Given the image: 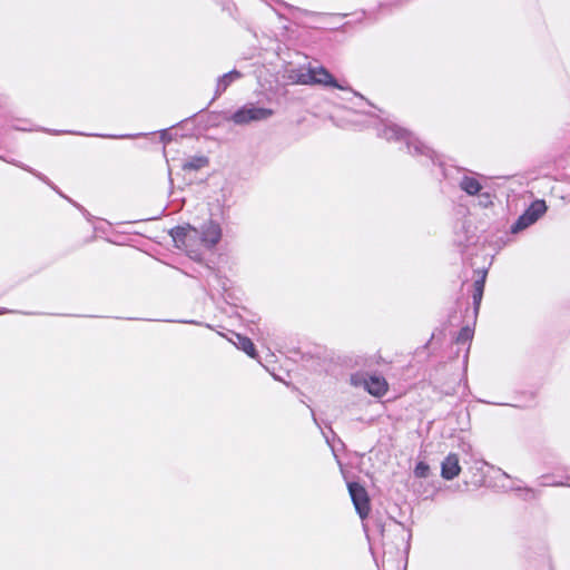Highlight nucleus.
Returning <instances> with one entry per match:
<instances>
[{
    "instance_id": "f257e3e1",
    "label": "nucleus",
    "mask_w": 570,
    "mask_h": 570,
    "mask_svg": "<svg viewBox=\"0 0 570 570\" xmlns=\"http://www.w3.org/2000/svg\"><path fill=\"white\" fill-rule=\"evenodd\" d=\"M176 247L186 252L191 258L200 259L204 250H212L222 239L218 223L209 220L200 229L187 224L170 230Z\"/></svg>"
},
{
    "instance_id": "f03ea898",
    "label": "nucleus",
    "mask_w": 570,
    "mask_h": 570,
    "mask_svg": "<svg viewBox=\"0 0 570 570\" xmlns=\"http://www.w3.org/2000/svg\"><path fill=\"white\" fill-rule=\"evenodd\" d=\"M296 82L302 85L331 86L341 90L347 89V87L340 85L324 67L309 68L306 72L299 73Z\"/></svg>"
},
{
    "instance_id": "7ed1b4c3",
    "label": "nucleus",
    "mask_w": 570,
    "mask_h": 570,
    "mask_svg": "<svg viewBox=\"0 0 570 570\" xmlns=\"http://www.w3.org/2000/svg\"><path fill=\"white\" fill-rule=\"evenodd\" d=\"M273 115V110L268 108L256 107L253 104H248L239 108L230 116V120L235 125H247L252 121H261L269 118Z\"/></svg>"
},
{
    "instance_id": "20e7f679",
    "label": "nucleus",
    "mask_w": 570,
    "mask_h": 570,
    "mask_svg": "<svg viewBox=\"0 0 570 570\" xmlns=\"http://www.w3.org/2000/svg\"><path fill=\"white\" fill-rule=\"evenodd\" d=\"M347 488L357 513L362 519H365L371 510L370 499L365 488L356 482L348 483Z\"/></svg>"
},
{
    "instance_id": "39448f33",
    "label": "nucleus",
    "mask_w": 570,
    "mask_h": 570,
    "mask_svg": "<svg viewBox=\"0 0 570 570\" xmlns=\"http://www.w3.org/2000/svg\"><path fill=\"white\" fill-rule=\"evenodd\" d=\"M461 472V466L459 464V458L456 454H449L442 462L441 465V475L445 480H452L456 478Z\"/></svg>"
},
{
    "instance_id": "423d86ee",
    "label": "nucleus",
    "mask_w": 570,
    "mask_h": 570,
    "mask_svg": "<svg viewBox=\"0 0 570 570\" xmlns=\"http://www.w3.org/2000/svg\"><path fill=\"white\" fill-rule=\"evenodd\" d=\"M364 386L367 390V392L374 396H382L387 391V383L385 379L376 375L365 379Z\"/></svg>"
},
{
    "instance_id": "0eeeda50",
    "label": "nucleus",
    "mask_w": 570,
    "mask_h": 570,
    "mask_svg": "<svg viewBox=\"0 0 570 570\" xmlns=\"http://www.w3.org/2000/svg\"><path fill=\"white\" fill-rule=\"evenodd\" d=\"M208 165V158L205 156L190 157L181 164V169L185 171L199 170Z\"/></svg>"
},
{
    "instance_id": "6e6552de",
    "label": "nucleus",
    "mask_w": 570,
    "mask_h": 570,
    "mask_svg": "<svg viewBox=\"0 0 570 570\" xmlns=\"http://www.w3.org/2000/svg\"><path fill=\"white\" fill-rule=\"evenodd\" d=\"M460 187L469 195H476L481 189V184L473 177L464 176L460 181Z\"/></svg>"
},
{
    "instance_id": "1a4fd4ad",
    "label": "nucleus",
    "mask_w": 570,
    "mask_h": 570,
    "mask_svg": "<svg viewBox=\"0 0 570 570\" xmlns=\"http://www.w3.org/2000/svg\"><path fill=\"white\" fill-rule=\"evenodd\" d=\"M239 78L240 72H238L237 70H233L228 73H225L222 78L218 79L216 95H220L222 92H224L233 81Z\"/></svg>"
},
{
    "instance_id": "9d476101",
    "label": "nucleus",
    "mask_w": 570,
    "mask_h": 570,
    "mask_svg": "<svg viewBox=\"0 0 570 570\" xmlns=\"http://www.w3.org/2000/svg\"><path fill=\"white\" fill-rule=\"evenodd\" d=\"M547 210V205L544 200H535L530 207L524 212L532 222H537L539 217H541Z\"/></svg>"
},
{
    "instance_id": "9b49d317",
    "label": "nucleus",
    "mask_w": 570,
    "mask_h": 570,
    "mask_svg": "<svg viewBox=\"0 0 570 570\" xmlns=\"http://www.w3.org/2000/svg\"><path fill=\"white\" fill-rule=\"evenodd\" d=\"M235 338L236 341H234V344L238 348L243 350L249 356L255 357V346L248 337L240 334H235Z\"/></svg>"
},
{
    "instance_id": "f8f14e48",
    "label": "nucleus",
    "mask_w": 570,
    "mask_h": 570,
    "mask_svg": "<svg viewBox=\"0 0 570 570\" xmlns=\"http://www.w3.org/2000/svg\"><path fill=\"white\" fill-rule=\"evenodd\" d=\"M532 224H533L532 219L525 213H523L518 218V220L512 225L511 232L512 233H518V232L527 228L528 226H530Z\"/></svg>"
},
{
    "instance_id": "ddd939ff",
    "label": "nucleus",
    "mask_w": 570,
    "mask_h": 570,
    "mask_svg": "<svg viewBox=\"0 0 570 570\" xmlns=\"http://www.w3.org/2000/svg\"><path fill=\"white\" fill-rule=\"evenodd\" d=\"M484 281H485V274H483L482 277L480 279L475 281V283H474L473 301H474L475 306H479V304L482 299L483 289H484Z\"/></svg>"
},
{
    "instance_id": "4468645a",
    "label": "nucleus",
    "mask_w": 570,
    "mask_h": 570,
    "mask_svg": "<svg viewBox=\"0 0 570 570\" xmlns=\"http://www.w3.org/2000/svg\"><path fill=\"white\" fill-rule=\"evenodd\" d=\"M430 468L424 462H419L414 469V474L417 478H426L429 475Z\"/></svg>"
},
{
    "instance_id": "2eb2a0df",
    "label": "nucleus",
    "mask_w": 570,
    "mask_h": 570,
    "mask_svg": "<svg viewBox=\"0 0 570 570\" xmlns=\"http://www.w3.org/2000/svg\"><path fill=\"white\" fill-rule=\"evenodd\" d=\"M472 335H473V333H472V330L470 327H463L460 331V333H459V335L456 337V341L459 343H465V342H468V341H470L472 338Z\"/></svg>"
},
{
    "instance_id": "dca6fc26",
    "label": "nucleus",
    "mask_w": 570,
    "mask_h": 570,
    "mask_svg": "<svg viewBox=\"0 0 570 570\" xmlns=\"http://www.w3.org/2000/svg\"><path fill=\"white\" fill-rule=\"evenodd\" d=\"M390 132H395V135H396V136H399V134L401 132V130H397V131H396V130H394V129H392V128L386 129V130H385V136H386L387 138H391V137H392V136L390 135Z\"/></svg>"
}]
</instances>
